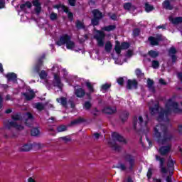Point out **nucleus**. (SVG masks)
<instances>
[{
	"label": "nucleus",
	"mask_w": 182,
	"mask_h": 182,
	"mask_svg": "<svg viewBox=\"0 0 182 182\" xmlns=\"http://www.w3.org/2000/svg\"><path fill=\"white\" fill-rule=\"evenodd\" d=\"M151 114H158V122H168V116L173 113H180L181 109L178 108V104L175 97H172L165 102V109L163 110L159 107V102L151 101L149 103Z\"/></svg>",
	"instance_id": "nucleus-1"
},
{
	"label": "nucleus",
	"mask_w": 182,
	"mask_h": 182,
	"mask_svg": "<svg viewBox=\"0 0 182 182\" xmlns=\"http://www.w3.org/2000/svg\"><path fill=\"white\" fill-rule=\"evenodd\" d=\"M154 137L159 144H167L171 139V134L167 132V127L159 124L154 129Z\"/></svg>",
	"instance_id": "nucleus-2"
},
{
	"label": "nucleus",
	"mask_w": 182,
	"mask_h": 182,
	"mask_svg": "<svg viewBox=\"0 0 182 182\" xmlns=\"http://www.w3.org/2000/svg\"><path fill=\"white\" fill-rule=\"evenodd\" d=\"M58 46H62V45H66L67 49L70 50H73L74 48H76V44L75 41H72L70 36L68 34H64L60 37V39L56 42Z\"/></svg>",
	"instance_id": "nucleus-3"
},
{
	"label": "nucleus",
	"mask_w": 182,
	"mask_h": 182,
	"mask_svg": "<svg viewBox=\"0 0 182 182\" xmlns=\"http://www.w3.org/2000/svg\"><path fill=\"white\" fill-rule=\"evenodd\" d=\"M22 119L20 114H15L12 116V119L14 121L8 122L6 124V127L7 129H11L14 127L16 130H23V126L18 124V122H19Z\"/></svg>",
	"instance_id": "nucleus-4"
},
{
	"label": "nucleus",
	"mask_w": 182,
	"mask_h": 182,
	"mask_svg": "<svg viewBox=\"0 0 182 182\" xmlns=\"http://www.w3.org/2000/svg\"><path fill=\"white\" fill-rule=\"evenodd\" d=\"M125 163L119 166V168L122 170H132L134 166V157L130 154H127L124 156Z\"/></svg>",
	"instance_id": "nucleus-5"
},
{
	"label": "nucleus",
	"mask_w": 182,
	"mask_h": 182,
	"mask_svg": "<svg viewBox=\"0 0 182 182\" xmlns=\"http://www.w3.org/2000/svg\"><path fill=\"white\" fill-rule=\"evenodd\" d=\"M105 36H106L105 32L100 31H95L94 38L96 39L98 46H105V42L103 41L105 40Z\"/></svg>",
	"instance_id": "nucleus-6"
},
{
	"label": "nucleus",
	"mask_w": 182,
	"mask_h": 182,
	"mask_svg": "<svg viewBox=\"0 0 182 182\" xmlns=\"http://www.w3.org/2000/svg\"><path fill=\"white\" fill-rule=\"evenodd\" d=\"M147 126V121H143V117H138L134 119V129H141V127H146Z\"/></svg>",
	"instance_id": "nucleus-7"
},
{
	"label": "nucleus",
	"mask_w": 182,
	"mask_h": 182,
	"mask_svg": "<svg viewBox=\"0 0 182 182\" xmlns=\"http://www.w3.org/2000/svg\"><path fill=\"white\" fill-rule=\"evenodd\" d=\"M130 44L129 43H122L120 46V43L119 41L115 42V51L118 55H120V52L122 49H129Z\"/></svg>",
	"instance_id": "nucleus-8"
},
{
	"label": "nucleus",
	"mask_w": 182,
	"mask_h": 182,
	"mask_svg": "<svg viewBox=\"0 0 182 182\" xmlns=\"http://www.w3.org/2000/svg\"><path fill=\"white\" fill-rule=\"evenodd\" d=\"M26 100H32L35 97V92L32 90H28L26 92L23 93Z\"/></svg>",
	"instance_id": "nucleus-9"
},
{
	"label": "nucleus",
	"mask_w": 182,
	"mask_h": 182,
	"mask_svg": "<svg viewBox=\"0 0 182 182\" xmlns=\"http://www.w3.org/2000/svg\"><path fill=\"white\" fill-rule=\"evenodd\" d=\"M54 86H57L60 89L63 86L62 82H60L59 75L56 74V73H54Z\"/></svg>",
	"instance_id": "nucleus-10"
},
{
	"label": "nucleus",
	"mask_w": 182,
	"mask_h": 182,
	"mask_svg": "<svg viewBox=\"0 0 182 182\" xmlns=\"http://www.w3.org/2000/svg\"><path fill=\"white\" fill-rule=\"evenodd\" d=\"M156 159L157 160V161H160V166H161V173H167L168 170L164 168V159L163 158H161L160 156H156Z\"/></svg>",
	"instance_id": "nucleus-11"
},
{
	"label": "nucleus",
	"mask_w": 182,
	"mask_h": 182,
	"mask_svg": "<svg viewBox=\"0 0 182 182\" xmlns=\"http://www.w3.org/2000/svg\"><path fill=\"white\" fill-rule=\"evenodd\" d=\"M127 87V89H137V81L136 80H129Z\"/></svg>",
	"instance_id": "nucleus-12"
},
{
	"label": "nucleus",
	"mask_w": 182,
	"mask_h": 182,
	"mask_svg": "<svg viewBox=\"0 0 182 182\" xmlns=\"http://www.w3.org/2000/svg\"><path fill=\"white\" fill-rule=\"evenodd\" d=\"M169 21L173 25H179V23H182V17H169Z\"/></svg>",
	"instance_id": "nucleus-13"
},
{
	"label": "nucleus",
	"mask_w": 182,
	"mask_h": 182,
	"mask_svg": "<svg viewBox=\"0 0 182 182\" xmlns=\"http://www.w3.org/2000/svg\"><path fill=\"white\" fill-rule=\"evenodd\" d=\"M102 112L107 113V114H113L117 112L116 107H107L103 109Z\"/></svg>",
	"instance_id": "nucleus-14"
},
{
	"label": "nucleus",
	"mask_w": 182,
	"mask_h": 182,
	"mask_svg": "<svg viewBox=\"0 0 182 182\" xmlns=\"http://www.w3.org/2000/svg\"><path fill=\"white\" fill-rule=\"evenodd\" d=\"M20 151H29L32 150V144H24L19 147Z\"/></svg>",
	"instance_id": "nucleus-15"
},
{
	"label": "nucleus",
	"mask_w": 182,
	"mask_h": 182,
	"mask_svg": "<svg viewBox=\"0 0 182 182\" xmlns=\"http://www.w3.org/2000/svg\"><path fill=\"white\" fill-rule=\"evenodd\" d=\"M75 95L77 96V97H83L85 95L86 92H85V90L82 89V88H77L75 87Z\"/></svg>",
	"instance_id": "nucleus-16"
},
{
	"label": "nucleus",
	"mask_w": 182,
	"mask_h": 182,
	"mask_svg": "<svg viewBox=\"0 0 182 182\" xmlns=\"http://www.w3.org/2000/svg\"><path fill=\"white\" fill-rule=\"evenodd\" d=\"M112 137L114 140H117L118 141L122 142V143H126V139L123 138V136H120L118 133L114 132L112 134Z\"/></svg>",
	"instance_id": "nucleus-17"
},
{
	"label": "nucleus",
	"mask_w": 182,
	"mask_h": 182,
	"mask_svg": "<svg viewBox=\"0 0 182 182\" xmlns=\"http://www.w3.org/2000/svg\"><path fill=\"white\" fill-rule=\"evenodd\" d=\"M171 0H165L162 5L165 9H168L169 11H171L173 9V6L171 4Z\"/></svg>",
	"instance_id": "nucleus-18"
},
{
	"label": "nucleus",
	"mask_w": 182,
	"mask_h": 182,
	"mask_svg": "<svg viewBox=\"0 0 182 182\" xmlns=\"http://www.w3.org/2000/svg\"><path fill=\"white\" fill-rule=\"evenodd\" d=\"M168 170L169 171V174L172 176L173 171H174V162L173 161V160L171 159L168 160Z\"/></svg>",
	"instance_id": "nucleus-19"
},
{
	"label": "nucleus",
	"mask_w": 182,
	"mask_h": 182,
	"mask_svg": "<svg viewBox=\"0 0 182 182\" xmlns=\"http://www.w3.org/2000/svg\"><path fill=\"white\" fill-rule=\"evenodd\" d=\"M25 117L27 119L26 120V124L27 126H29V124L32 123L33 120V117L31 113L28 112L27 114H25Z\"/></svg>",
	"instance_id": "nucleus-20"
},
{
	"label": "nucleus",
	"mask_w": 182,
	"mask_h": 182,
	"mask_svg": "<svg viewBox=\"0 0 182 182\" xmlns=\"http://www.w3.org/2000/svg\"><path fill=\"white\" fill-rule=\"evenodd\" d=\"M170 151V146H162L159 149V153L162 155L164 156V154H167Z\"/></svg>",
	"instance_id": "nucleus-21"
},
{
	"label": "nucleus",
	"mask_w": 182,
	"mask_h": 182,
	"mask_svg": "<svg viewBox=\"0 0 182 182\" xmlns=\"http://www.w3.org/2000/svg\"><path fill=\"white\" fill-rule=\"evenodd\" d=\"M6 77L8 78V80H12L13 82H16V74L14 73H11L6 75Z\"/></svg>",
	"instance_id": "nucleus-22"
},
{
	"label": "nucleus",
	"mask_w": 182,
	"mask_h": 182,
	"mask_svg": "<svg viewBox=\"0 0 182 182\" xmlns=\"http://www.w3.org/2000/svg\"><path fill=\"white\" fill-rule=\"evenodd\" d=\"M20 8H21V11H26V8H28V9L32 8V3H31L30 1H27V2H26V4H21L20 6Z\"/></svg>",
	"instance_id": "nucleus-23"
},
{
	"label": "nucleus",
	"mask_w": 182,
	"mask_h": 182,
	"mask_svg": "<svg viewBox=\"0 0 182 182\" xmlns=\"http://www.w3.org/2000/svg\"><path fill=\"white\" fill-rule=\"evenodd\" d=\"M153 80L148 79L147 80V86L150 90V92H152V93H154V87L153 86L154 85Z\"/></svg>",
	"instance_id": "nucleus-24"
},
{
	"label": "nucleus",
	"mask_w": 182,
	"mask_h": 182,
	"mask_svg": "<svg viewBox=\"0 0 182 182\" xmlns=\"http://www.w3.org/2000/svg\"><path fill=\"white\" fill-rule=\"evenodd\" d=\"M33 6H36V11L39 13L41 12V3H39V1L38 0H33Z\"/></svg>",
	"instance_id": "nucleus-25"
},
{
	"label": "nucleus",
	"mask_w": 182,
	"mask_h": 182,
	"mask_svg": "<svg viewBox=\"0 0 182 182\" xmlns=\"http://www.w3.org/2000/svg\"><path fill=\"white\" fill-rule=\"evenodd\" d=\"M62 9L64 11V12H66V14H68L69 19L72 21L73 18V14H72V12H69V9H68V7L65 6H62Z\"/></svg>",
	"instance_id": "nucleus-26"
},
{
	"label": "nucleus",
	"mask_w": 182,
	"mask_h": 182,
	"mask_svg": "<svg viewBox=\"0 0 182 182\" xmlns=\"http://www.w3.org/2000/svg\"><path fill=\"white\" fill-rule=\"evenodd\" d=\"M177 50L173 48V47H171L170 49H169V55L170 56H172V60H176V57L174 55H176Z\"/></svg>",
	"instance_id": "nucleus-27"
},
{
	"label": "nucleus",
	"mask_w": 182,
	"mask_h": 182,
	"mask_svg": "<svg viewBox=\"0 0 182 182\" xmlns=\"http://www.w3.org/2000/svg\"><path fill=\"white\" fill-rule=\"evenodd\" d=\"M149 41L151 45H152L153 46H154L156 45H159V39L158 38H156L154 37H149Z\"/></svg>",
	"instance_id": "nucleus-28"
},
{
	"label": "nucleus",
	"mask_w": 182,
	"mask_h": 182,
	"mask_svg": "<svg viewBox=\"0 0 182 182\" xmlns=\"http://www.w3.org/2000/svg\"><path fill=\"white\" fill-rule=\"evenodd\" d=\"M35 109H37V110H43L45 109V105L41 102L36 103L34 105Z\"/></svg>",
	"instance_id": "nucleus-29"
},
{
	"label": "nucleus",
	"mask_w": 182,
	"mask_h": 182,
	"mask_svg": "<svg viewBox=\"0 0 182 182\" xmlns=\"http://www.w3.org/2000/svg\"><path fill=\"white\" fill-rule=\"evenodd\" d=\"M92 14L94 16V18H97L98 19H100L102 18V13L99 11V10H94L92 11Z\"/></svg>",
	"instance_id": "nucleus-30"
},
{
	"label": "nucleus",
	"mask_w": 182,
	"mask_h": 182,
	"mask_svg": "<svg viewBox=\"0 0 182 182\" xmlns=\"http://www.w3.org/2000/svg\"><path fill=\"white\" fill-rule=\"evenodd\" d=\"M114 29H116V26L114 25H111L102 28V31H107V32H110V31H114Z\"/></svg>",
	"instance_id": "nucleus-31"
},
{
	"label": "nucleus",
	"mask_w": 182,
	"mask_h": 182,
	"mask_svg": "<svg viewBox=\"0 0 182 182\" xmlns=\"http://www.w3.org/2000/svg\"><path fill=\"white\" fill-rule=\"evenodd\" d=\"M57 102H58V103H60V105H62V106H65L68 103V101L66 100V98H65V97L58 98Z\"/></svg>",
	"instance_id": "nucleus-32"
},
{
	"label": "nucleus",
	"mask_w": 182,
	"mask_h": 182,
	"mask_svg": "<svg viewBox=\"0 0 182 182\" xmlns=\"http://www.w3.org/2000/svg\"><path fill=\"white\" fill-rule=\"evenodd\" d=\"M113 48V45H112V43L110 41H108L105 44V50L106 52H110L112 50V48Z\"/></svg>",
	"instance_id": "nucleus-33"
},
{
	"label": "nucleus",
	"mask_w": 182,
	"mask_h": 182,
	"mask_svg": "<svg viewBox=\"0 0 182 182\" xmlns=\"http://www.w3.org/2000/svg\"><path fill=\"white\" fill-rule=\"evenodd\" d=\"M154 9V7L153 6L149 4V3L145 4L146 12H151V11H153Z\"/></svg>",
	"instance_id": "nucleus-34"
},
{
	"label": "nucleus",
	"mask_w": 182,
	"mask_h": 182,
	"mask_svg": "<svg viewBox=\"0 0 182 182\" xmlns=\"http://www.w3.org/2000/svg\"><path fill=\"white\" fill-rule=\"evenodd\" d=\"M86 86H87L90 93H93V92H95V90L93 89V85L89 81L86 82Z\"/></svg>",
	"instance_id": "nucleus-35"
},
{
	"label": "nucleus",
	"mask_w": 182,
	"mask_h": 182,
	"mask_svg": "<svg viewBox=\"0 0 182 182\" xmlns=\"http://www.w3.org/2000/svg\"><path fill=\"white\" fill-rule=\"evenodd\" d=\"M76 27L77 28V29H83V28H85V25L83 24V22L80 21H77Z\"/></svg>",
	"instance_id": "nucleus-36"
},
{
	"label": "nucleus",
	"mask_w": 182,
	"mask_h": 182,
	"mask_svg": "<svg viewBox=\"0 0 182 182\" xmlns=\"http://www.w3.org/2000/svg\"><path fill=\"white\" fill-rule=\"evenodd\" d=\"M135 73L138 77H144V73H141L140 69H136Z\"/></svg>",
	"instance_id": "nucleus-37"
},
{
	"label": "nucleus",
	"mask_w": 182,
	"mask_h": 182,
	"mask_svg": "<svg viewBox=\"0 0 182 182\" xmlns=\"http://www.w3.org/2000/svg\"><path fill=\"white\" fill-rule=\"evenodd\" d=\"M111 86H112V84L105 83L101 86V89L102 90H107V89H110Z\"/></svg>",
	"instance_id": "nucleus-38"
},
{
	"label": "nucleus",
	"mask_w": 182,
	"mask_h": 182,
	"mask_svg": "<svg viewBox=\"0 0 182 182\" xmlns=\"http://www.w3.org/2000/svg\"><path fill=\"white\" fill-rule=\"evenodd\" d=\"M84 108L85 110H89L90 107H92V104L90 102H85L83 105Z\"/></svg>",
	"instance_id": "nucleus-39"
},
{
	"label": "nucleus",
	"mask_w": 182,
	"mask_h": 182,
	"mask_svg": "<svg viewBox=\"0 0 182 182\" xmlns=\"http://www.w3.org/2000/svg\"><path fill=\"white\" fill-rule=\"evenodd\" d=\"M39 76L41 79H46V77L48 76V74L46 73V72L45 70H42L40 73Z\"/></svg>",
	"instance_id": "nucleus-40"
},
{
	"label": "nucleus",
	"mask_w": 182,
	"mask_h": 182,
	"mask_svg": "<svg viewBox=\"0 0 182 182\" xmlns=\"http://www.w3.org/2000/svg\"><path fill=\"white\" fill-rule=\"evenodd\" d=\"M39 134V129L34 128L31 130V136H38Z\"/></svg>",
	"instance_id": "nucleus-41"
},
{
	"label": "nucleus",
	"mask_w": 182,
	"mask_h": 182,
	"mask_svg": "<svg viewBox=\"0 0 182 182\" xmlns=\"http://www.w3.org/2000/svg\"><path fill=\"white\" fill-rule=\"evenodd\" d=\"M100 18H97V17H94L93 19L92 20V24L94 26H96V25H99V20Z\"/></svg>",
	"instance_id": "nucleus-42"
},
{
	"label": "nucleus",
	"mask_w": 182,
	"mask_h": 182,
	"mask_svg": "<svg viewBox=\"0 0 182 182\" xmlns=\"http://www.w3.org/2000/svg\"><path fill=\"white\" fill-rule=\"evenodd\" d=\"M149 55H150L151 58H157V56H159V53L154 50L149 51Z\"/></svg>",
	"instance_id": "nucleus-43"
},
{
	"label": "nucleus",
	"mask_w": 182,
	"mask_h": 182,
	"mask_svg": "<svg viewBox=\"0 0 182 182\" xmlns=\"http://www.w3.org/2000/svg\"><path fill=\"white\" fill-rule=\"evenodd\" d=\"M57 130L59 132H65L66 130V126L61 125L60 127H58Z\"/></svg>",
	"instance_id": "nucleus-44"
},
{
	"label": "nucleus",
	"mask_w": 182,
	"mask_h": 182,
	"mask_svg": "<svg viewBox=\"0 0 182 182\" xmlns=\"http://www.w3.org/2000/svg\"><path fill=\"white\" fill-rule=\"evenodd\" d=\"M159 66H160L159 61H156V60L152 61V68H154V69H157Z\"/></svg>",
	"instance_id": "nucleus-45"
},
{
	"label": "nucleus",
	"mask_w": 182,
	"mask_h": 182,
	"mask_svg": "<svg viewBox=\"0 0 182 182\" xmlns=\"http://www.w3.org/2000/svg\"><path fill=\"white\" fill-rule=\"evenodd\" d=\"M58 18V14H56L55 13H52L50 15V19H51V21H55V19Z\"/></svg>",
	"instance_id": "nucleus-46"
},
{
	"label": "nucleus",
	"mask_w": 182,
	"mask_h": 182,
	"mask_svg": "<svg viewBox=\"0 0 182 182\" xmlns=\"http://www.w3.org/2000/svg\"><path fill=\"white\" fill-rule=\"evenodd\" d=\"M154 182H161L160 179H154ZM166 182H171V176H168L166 178Z\"/></svg>",
	"instance_id": "nucleus-47"
},
{
	"label": "nucleus",
	"mask_w": 182,
	"mask_h": 182,
	"mask_svg": "<svg viewBox=\"0 0 182 182\" xmlns=\"http://www.w3.org/2000/svg\"><path fill=\"white\" fill-rule=\"evenodd\" d=\"M109 144L110 147H112V149H114V150H119V146H117L116 144H112V142H109Z\"/></svg>",
	"instance_id": "nucleus-48"
},
{
	"label": "nucleus",
	"mask_w": 182,
	"mask_h": 182,
	"mask_svg": "<svg viewBox=\"0 0 182 182\" xmlns=\"http://www.w3.org/2000/svg\"><path fill=\"white\" fill-rule=\"evenodd\" d=\"M124 9L129 10L130 8H132V4L130 3H126L124 4Z\"/></svg>",
	"instance_id": "nucleus-49"
},
{
	"label": "nucleus",
	"mask_w": 182,
	"mask_h": 182,
	"mask_svg": "<svg viewBox=\"0 0 182 182\" xmlns=\"http://www.w3.org/2000/svg\"><path fill=\"white\" fill-rule=\"evenodd\" d=\"M152 174H153V169L149 168V169L148 170V173H147V177H148V178H151Z\"/></svg>",
	"instance_id": "nucleus-50"
},
{
	"label": "nucleus",
	"mask_w": 182,
	"mask_h": 182,
	"mask_svg": "<svg viewBox=\"0 0 182 182\" xmlns=\"http://www.w3.org/2000/svg\"><path fill=\"white\" fill-rule=\"evenodd\" d=\"M80 122H83V119L82 118H80L78 119H75L72 122V124H77V123H80Z\"/></svg>",
	"instance_id": "nucleus-51"
},
{
	"label": "nucleus",
	"mask_w": 182,
	"mask_h": 182,
	"mask_svg": "<svg viewBox=\"0 0 182 182\" xmlns=\"http://www.w3.org/2000/svg\"><path fill=\"white\" fill-rule=\"evenodd\" d=\"M133 33L134 36H139V33H140V30L139 28H135L133 31Z\"/></svg>",
	"instance_id": "nucleus-52"
},
{
	"label": "nucleus",
	"mask_w": 182,
	"mask_h": 182,
	"mask_svg": "<svg viewBox=\"0 0 182 182\" xmlns=\"http://www.w3.org/2000/svg\"><path fill=\"white\" fill-rule=\"evenodd\" d=\"M68 2L71 6H75V5H76V0H68Z\"/></svg>",
	"instance_id": "nucleus-53"
},
{
	"label": "nucleus",
	"mask_w": 182,
	"mask_h": 182,
	"mask_svg": "<svg viewBox=\"0 0 182 182\" xmlns=\"http://www.w3.org/2000/svg\"><path fill=\"white\" fill-rule=\"evenodd\" d=\"M124 82V80H123V77H119L117 79V83L119 85H123Z\"/></svg>",
	"instance_id": "nucleus-54"
},
{
	"label": "nucleus",
	"mask_w": 182,
	"mask_h": 182,
	"mask_svg": "<svg viewBox=\"0 0 182 182\" xmlns=\"http://www.w3.org/2000/svg\"><path fill=\"white\" fill-rule=\"evenodd\" d=\"M5 1L4 0H0V9L4 8Z\"/></svg>",
	"instance_id": "nucleus-55"
},
{
	"label": "nucleus",
	"mask_w": 182,
	"mask_h": 182,
	"mask_svg": "<svg viewBox=\"0 0 182 182\" xmlns=\"http://www.w3.org/2000/svg\"><path fill=\"white\" fill-rule=\"evenodd\" d=\"M53 72H59V67L58 65H54L53 67Z\"/></svg>",
	"instance_id": "nucleus-56"
},
{
	"label": "nucleus",
	"mask_w": 182,
	"mask_h": 182,
	"mask_svg": "<svg viewBox=\"0 0 182 182\" xmlns=\"http://www.w3.org/2000/svg\"><path fill=\"white\" fill-rule=\"evenodd\" d=\"M132 55H133V51L129 50L127 51V56L130 57V56H132Z\"/></svg>",
	"instance_id": "nucleus-57"
},
{
	"label": "nucleus",
	"mask_w": 182,
	"mask_h": 182,
	"mask_svg": "<svg viewBox=\"0 0 182 182\" xmlns=\"http://www.w3.org/2000/svg\"><path fill=\"white\" fill-rule=\"evenodd\" d=\"M28 182H36V181L35 180V178L30 177L28 178Z\"/></svg>",
	"instance_id": "nucleus-58"
},
{
	"label": "nucleus",
	"mask_w": 182,
	"mask_h": 182,
	"mask_svg": "<svg viewBox=\"0 0 182 182\" xmlns=\"http://www.w3.org/2000/svg\"><path fill=\"white\" fill-rule=\"evenodd\" d=\"M157 29H166V26L162 25V26H159L156 27Z\"/></svg>",
	"instance_id": "nucleus-59"
},
{
	"label": "nucleus",
	"mask_w": 182,
	"mask_h": 182,
	"mask_svg": "<svg viewBox=\"0 0 182 182\" xmlns=\"http://www.w3.org/2000/svg\"><path fill=\"white\" fill-rule=\"evenodd\" d=\"M111 19H112L113 21H116L117 19V16H116V14H112L111 16H110Z\"/></svg>",
	"instance_id": "nucleus-60"
},
{
	"label": "nucleus",
	"mask_w": 182,
	"mask_h": 182,
	"mask_svg": "<svg viewBox=\"0 0 182 182\" xmlns=\"http://www.w3.org/2000/svg\"><path fill=\"white\" fill-rule=\"evenodd\" d=\"M159 83L161 85H166V82H164V80H163V79H160L159 80Z\"/></svg>",
	"instance_id": "nucleus-61"
},
{
	"label": "nucleus",
	"mask_w": 182,
	"mask_h": 182,
	"mask_svg": "<svg viewBox=\"0 0 182 182\" xmlns=\"http://www.w3.org/2000/svg\"><path fill=\"white\" fill-rule=\"evenodd\" d=\"M2 101H3L2 96L0 95V109L2 108Z\"/></svg>",
	"instance_id": "nucleus-62"
},
{
	"label": "nucleus",
	"mask_w": 182,
	"mask_h": 182,
	"mask_svg": "<svg viewBox=\"0 0 182 182\" xmlns=\"http://www.w3.org/2000/svg\"><path fill=\"white\" fill-rule=\"evenodd\" d=\"M124 115H125V117L127 118V116H129V114H128L127 112H126L125 114H124L123 115H122V116H121V118H122V120H124V119H123V116H124Z\"/></svg>",
	"instance_id": "nucleus-63"
},
{
	"label": "nucleus",
	"mask_w": 182,
	"mask_h": 182,
	"mask_svg": "<svg viewBox=\"0 0 182 182\" xmlns=\"http://www.w3.org/2000/svg\"><path fill=\"white\" fill-rule=\"evenodd\" d=\"M35 72H36L37 73H39V66H36L34 69Z\"/></svg>",
	"instance_id": "nucleus-64"
}]
</instances>
